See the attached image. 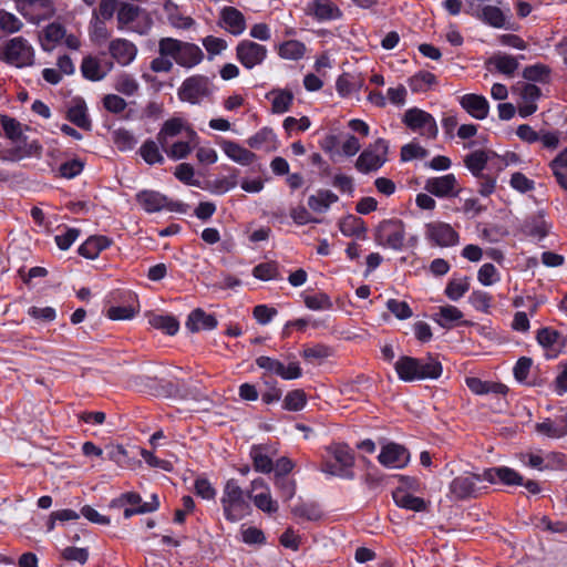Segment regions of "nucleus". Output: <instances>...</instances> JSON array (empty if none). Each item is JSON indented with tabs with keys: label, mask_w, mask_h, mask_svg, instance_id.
Returning a JSON list of instances; mask_svg holds the SVG:
<instances>
[{
	"label": "nucleus",
	"mask_w": 567,
	"mask_h": 567,
	"mask_svg": "<svg viewBox=\"0 0 567 567\" xmlns=\"http://www.w3.org/2000/svg\"><path fill=\"white\" fill-rule=\"evenodd\" d=\"M158 56L151 61L150 69L155 73H168L174 63L192 69L204 60L203 50L195 43L165 37L158 40Z\"/></svg>",
	"instance_id": "nucleus-1"
},
{
	"label": "nucleus",
	"mask_w": 567,
	"mask_h": 567,
	"mask_svg": "<svg viewBox=\"0 0 567 567\" xmlns=\"http://www.w3.org/2000/svg\"><path fill=\"white\" fill-rule=\"evenodd\" d=\"M398 378L404 382L425 379H439L442 374V364L435 358L400 357L394 363Z\"/></svg>",
	"instance_id": "nucleus-2"
},
{
	"label": "nucleus",
	"mask_w": 567,
	"mask_h": 567,
	"mask_svg": "<svg viewBox=\"0 0 567 567\" xmlns=\"http://www.w3.org/2000/svg\"><path fill=\"white\" fill-rule=\"evenodd\" d=\"M250 492H245L235 478H229L223 486L220 505L226 520L236 523L250 514Z\"/></svg>",
	"instance_id": "nucleus-3"
},
{
	"label": "nucleus",
	"mask_w": 567,
	"mask_h": 567,
	"mask_svg": "<svg viewBox=\"0 0 567 567\" xmlns=\"http://www.w3.org/2000/svg\"><path fill=\"white\" fill-rule=\"evenodd\" d=\"M327 451L333 457L334 462L324 460L321 465V472L341 478H353L354 474L352 467L354 456L350 447L346 444H332Z\"/></svg>",
	"instance_id": "nucleus-4"
},
{
	"label": "nucleus",
	"mask_w": 567,
	"mask_h": 567,
	"mask_svg": "<svg viewBox=\"0 0 567 567\" xmlns=\"http://www.w3.org/2000/svg\"><path fill=\"white\" fill-rule=\"evenodd\" d=\"M0 59L12 66L27 68L33 65L35 52L27 39L14 37L1 49Z\"/></svg>",
	"instance_id": "nucleus-5"
},
{
	"label": "nucleus",
	"mask_w": 567,
	"mask_h": 567,
	"mask_svg": "<svg viewBox=\"0 0 567 567\" xmlns=\"http://www.w3.org/2000/svg\"><path fill=\"white\" fill-rule=\"evenodd\" d=\"M40 44L43 51L51 52L60 44L68 49L78 51L81 48V40L74 33H68L64 25L59 22L49 23L40 35Z\"/></svg>",
	"instance_id": "nucleus-6"
},
{
	"label": "nucleus",
	"mask_w": 567,
	"mask_h": 567,
	"mask_svg": "<svg viewBox=\"0 0 567 567\" xmlns=\"http://www.w3.org/2000/svg\"><path fill=\"white\" fill-rule=\"evenodd\" d=\"M135 198L137 204L148 214L158 213L162 210L181 214L187 212L186 204L182 202L172 200L167 196L157 190H141L136 194Z\"/></svg>",
	"instance_id": "nucleus-7"
},
{
	"label": "nucleus",
	"mask_w": 567,
	"mask_h": 567,
	"mask_svg": "<svg viewBox=\"0 0 567 567\" xmlns=\"http://www.w3.org/2000/svg\"><path fill=\"white\" fill-rule=\"evenodd\" d=\"M389 143L378 138L370 144L357 158L355 168L363 174L380 169L388 161Z\"/></svg>",
	"instance_id": "nucleus-8"
},
{
	"label": "nucleus",
	"mask_w": 567,
	"mask_h": 567,
	"mask_svg": "<svg viewBox=\"0 0 567 567\" xmlns=\"http://www.w3.org/2000/svg\"><path fill=\"white\" fill-rule=\"evenodd\" d=\"M375 240L383 247L400 251L404 247L405 227L402 220L393 218L380 223L375 231Z\"/></svg>",
	"instance_id": "nucleus-9"
},
{
	"label": "nucleus",
	"mask_w": 567,
	"mask_h": 567,
	"mask_svg": "<svg viewBox=\"0 0 567 567\" xmlns=\"http://www.w3.org/2000/svg\"><path fill=\"white\" fill-rule=\"evenodd\" d=\"M402 122L408 128L425 138H435L439 133L435 118L417 107L405 111Z\"/></svg>",
	"instance_id": "nucleus-10"
},
{
	"label": "nucleus",
	"mask_w": 567,
	"mask_h": 567,
	"mask_svg": "<svg viewBox=\"0 0 567 567\" xmlns=\"http://www.w3.org/2000/svg\"><path fill=\"white\" fill-rule=\"evenodd\" d=\"M213 91L214 86L209 78L197 74L184 80L178 90V96L182 101L197 104L208 97Z\"/></svg>",
	"instance_id": "nucleus-11"
},
{
	"label": "nucleus",
	"mask_w": 567,
	"mask_h": 567,
	"mask_svg": "<svg viewBox=\"0 0 567 567\" xmlns=\"http://www.w3.org/2000/svg\"><path fill=\"white\" fill-rule=\"evenodd\" d=\"M255 363L265 373L279 377L282 380H297L302 375L300 363L296 360L289 361L286 364L276 358L260 355L256 358Z\"/></svg>",
	"instance_id": "nucleus-12"
},
{
	"label": "nucleus",
	"mask_w": 567,
	"mask_h": 567,
	"mask_svg": "<svg viewBox=\"0 0 567 567\" xmlns=\"http://www.w3.org/2000/svg\"><path fill=\"white\" fill-rule=\"evenodd\" d=\"M235 56L246 70H252L266 61L268 50L265 45L255 41L241 40L235 48Z\"/></svg>",
	"instance_id": "nucleus-13"
},
{
	"label": "nucleus",
	"mask_w": 567,
	"mask_h": 567,
	"mask_svg": "<svg viewBox=\"0 0 567 567\" xmlns=\"http://www.w3.org/2000/svg\"><path fill=\"white\" fill-rule=\"evenodd\" d=\"M483 481L482 474L464 473L456 476L449 485L451 498L463 501L476 497L480 493L477 484Z\"/></svg>",
	"instance_id": "nucleus-14"
},
{
	"label": "nucleus",
	"mask_w": 567,
	"mask_h": 567,
	"mask_svg": "<svg viewBox=\"0 0 567 567\" xmlns=\"http://www.w3.org/2000/svg\"><path fill=\"white\" fill-rule=\"evenodd\" d=\"M7 143L9 163H17L25 158L40 157L42 146L38 140H29L25 135Z\"/></svg>",
	"instance_id": "nucleus-15"
},
{
	"label": "nucleus",
	"mask_w": 567,
	"mask_h": 567,
	"mask_svg": "<svg viewBox=\"0 0 567 567\" xmlns=\"http://www.w3.org/2000/svg\"><path fill=\"white\" fill-rule=\"evenodd\" d=\"M425 237L434 246L453 247L458 244V233L447 223L432 221L425 225Z\"/></svg>",
	"instance_id": "nucleus-16"
},
{
	"label": "nucleus",
	"mask_w": 567,
	"mask_h": 567,
	"mask_svg": "<svg viewBox=\"0 0 567 567\" xmlns=\"http://www.w3.org/2000/svg\"><path fill=\"white\" fill-rule=\"evenodd\" d=\"M17 8L32 23H40L54 13V6L51 0H17Z\"/></svg>",
	"instance_id": "nucleus-17"
},
{
	"label": "nucleus",
	"mask_w": 567,
	"mask_h": 567,
	"mask_svg": "<svg viewBox=\"0 0 567 567\" xmlns=\"http://www.w3.org/2000/svg\"><path fill=\"white\" fill-rule=\"evenodd\" d=\"M378 461L388 468L400 470L409 464L410 453L403 445L389 442L381 447Z\"/></svg>",
	"instance_id": "nucleus-18"
},
{
	"label": "nucleus",
	"mask_w": 567,
	"mask_h": 567,
	"mask_svg": "<svg viewBox=\"0 0 567 567\" xmlns=\"http://www.w3.org/2000/svg\"><path fill=\"white\" fill-rule=\"evenodd\" d=\"M424 189L439 198L456 197L460 194L458 183L454 174L427 178Z\"/></svg>",
	"instance_id": "nucleus-19"
},
{
	"label": "nucleus",
	"mask_w": 567,
	"mask_h": 567,
	"mask_svg": "<svg viewBox=\"0 0 567 567\" xmlns=\"http://www.w3.org/2000/svg\"><path fill=\"white\" fill-rule=\"evenodd\" d=\"M535 433L539 436L559 440L567 435V412L556 417H545L534 426Z\"/></svg>",
	"instance_id": "nucleus-20"
},
{
	"label": "nucleus",
	"mask_w": 567,
	"mask_h": 567,
	"mask_svg": "<svg viewBox=\"0 0 567 567\" xmlns=\"http://www.w3.org/2000/svg\"><path fill=\"white\" fill-rule=\"evenodd\" d=\"M306 12L318 22L339 20L343 14L332 0H312L308 3Z\"/></svg>",
	"instance_id": "nucleus-21"
},
{
	"label": "nucleus",
	"mask_w": 567,
	"mask_h": 567,
	"mask_svg": "<svg viewBox=\"0 0 567 567\" xmlns=\"http://www.w3.org/2000/svg\"><path fill=\"white\" fill-rule=\"evenodd\" d=\"M110 55L122 66L130 65L137 55V47L130 40L116 38L109 43Z\"/></svg>",
	"instance_id": "nucleus-22"
},
{
	"label": "nucleus",
	"mask_w": 567,
	"mask_h": 567,
	"mask_svg": "<svg viewBox=\"0 0 567 567\" xmlns=\"http://www.w3.org/2000/svg\"><path fill=\"white\" fill-rule=\"evenodd\" d=\"M484 481L489 484L502 483L507 486L523 485V476L507 466L489 467L482 473Z\"/></svg>",
	"instance_id": "nucleus-23"
},
{
	"label": "nucleus",
	"mask_w": 567,
	"mask_h": 567,
	"mask_svg": "<svg viewBox=\"0 0 567 567\" xmlns=\"http://www.w3.org/2000/svg\"><path fill=\"white\" fill-rule=\"evenodd\" d=\"M184 131L188 136H196V133L188 127L187 123L183 118L172 117L163 123L156 135V140L162 147H166L171 140L177 137Z\"/></svg>",
	"instance_id": "nucleus-24"
},
{
	"label": "nucleus",
	"mask_w": 567,
	"mask_h": 567,
	"mask_svg": "<svg viewBox=\"0 0 567 567\" xmlns=\"http://www.w3.org/2000/svg\"><path fill=\"white\" fill-rule=\"evenodd\" d=\"M219 25L235 37L241 35L247 27L245 16L235 7L221 9Z\"/></svg>",
	"instance_id": "nucleus-25"
},
{
	"label": "nucleus",
	"mask_w": 567,
	"mask_h": 567,
	"mask_svg": "<svg viewBox=\"0 0 567 567\" xmlns=\"http://www.w3.org/2000/svg\"><path fill=\"white\" fill-rule=\"evenodd\" d=\"M550 227L551 226L547 223L543 212H538L523 220L520 231L525 236L542 240L548 235Z\"/></svg>",
	"instance_id": "nucleus-26"
},
{
	"label": "nucleus",
	"mask_w": 567,
	"mask_h": 567,
	"mask_svg": "<svg viewBox=\"0 0 567 567\" xmlns=\"http://www.w3.org/2000/svg\"><path fill=\"white\" fill-rule=\"evenodd\" d=\"M113 63L101 61L96 56H85L81 63L82 75L90 81H101L112 70Z\"/></svg>",
	"instance_id": "nucleus-27"
},
{
	"label": "nucleus",
	"mask_w": 567,
	"mask_h": 567,
	"mask_svg": "<svg viewBox=\"0 0 567 567\" xmlns=\"http://www.w3.org/2000/svg\"><path fill=\"white\" fill-rule=\"evenodd\" d=\"M461 106L474 118L484 120L488 116L489 104L485 96L470 93L460 99Z\"/></svg>",
	"instance_id": "nucleus-28"
},
{
	"label": "nucleus",
	"mask_w": 567,
	"mask_h": 567,
	"mask_svg": "<svg viewBox=\"0 0 567 567\" xmlns=\"http://www.w3.org/2000/svg\"><path fill=\"white\" fill-rule=\"evenodd\" d=\"M185 326L190 332L210 331L218 326V320L214 315L196 308L188 315Z\"/></svg>",
	"instance_id": "nucleus-29"
},
{
	"label": "nucleus",
	"mask_w": 567,
	"mask_h": 567,
	"mask_svg": "<svg viewBox=\"0 0 567 567\" xmlns=\"http://www.w3.org/2000/svg\"><path fill=\"white\" fill-rule=\"evenodd\" d=\"M542 95L540 89L532 83H526L520 90V102L518 103V114L520 117H527L537 111V101Z\"/></svg>",
	"instance_id": "nucleus-30"
},
{
	"label": "nucleus",
	"mask_w": 567,
	"mask_h": 567,
	"mask_svg": "<svg viewBox=\"0 0 567 567\" xmlns=\"http://www.w3.org/2000/svg\"><path fill=\"white\" fill-rule=\"evenodd\" d=\"M493 156H496L493 151L477 150L465 156L464 165L474 177H481L488 163H493Z\"/></svg>",
	"instance_id": "nucleus-31"
},
{
	"label": "nucleus",
	"mask_w": 567,
	"mask_h": 567,
	"mask_svg": "<svg viewBox=\"0 0 567 567\" xmlns=\"http://www.w3.org/2000/svg\"><path fill=\"white\" fill-rule=\"evenodd\" d=\"M220 147L229 159L243 166L250 165L256 158L251 151L233 141H223Z\"/></svg>",
	"instance_id": "nucleus-32"
},
{
	"label": "nucleus",
	"mask_w": 567,
	"mask_h": 567,
	"mask_svg": "<svg viewBox=\"0 0 567 567\" xmlns=\"http://www.w3.org/2000/svg\"><path fill=\"white\" fill-rule=\"evenodd\" d=\"M111 244L112 240L106 236H91L79 247L78 251L84 258L95 259Z\"/></svg>",
	"instance_id": "nucleus-33"
},
{
	"label": "nucleus",
	"mask_w": 567,
	"mask_h": 567,
	"mask_svg": "<svg viewBox=\"0 0 567 567\" xmlns=\"http://www.w3.org/2000/svg\"><path fill=\"white\" fill-rule=\"evenodd\" d=\"M394 503L401 507L413 512H423L426 509V502L403 488H398L393 492Z\"/></svg>",
	"instance_id": "nucleus-34"
},
{
	"label": "nucleus",
	"mask_w": 567,
	"mask_h": 567,
	"mask_svg": "<svg viewBox=\"0 0 567 567\" xmlns=\"http://www.w3.org/2000/svg\"><path fill=\"white\" fill-rule=\"evenodd\" d=\"M249 456L256 472L268 474L274 471V462L265 446L252 445L249 451Z\"/></svg>",
	"instance_id": "nucleus-35"
},
{
	"label": "nucleus",
	"mask_w": 567,
	"mask_h": 567,
	"mask_svg": "<svg viewBox=\"0 0 567 567\" xmlns=\"http://www.w3.org/2000/svg\"><path fill=\"white\" fill-rule=\"evenodd\" d=\"M164 10L169 24L175 29L186 30L194 25L195 21L188 16H184L178 7L171 0L164 3Z\"/></svg>",
	"instance_id": "nucleus-36"
},
{
	"label": "nucleus",
	"mask_w": 567,
	"mask_h": 567,
	"mask_svg": "<svg viewBox=\"0 0 567 567\" xmlns=\"http://www.w3.org/2000/svg\"><path fill=\"white\" fill-rule=\"evenodd\" d=\"M162 146L158 141H154L152 138H147L143 142L138 150V154L144 159V162L148 165L163 164L165 158L162 154Z\"/></svg>",
	"instance_id": "nucleus-37"
},
{
	"label": "nucleus",
	"mask_w": 567,
	"mask_h": 567,
	"mask_svg": "<svg viewBox=\"0 0 567 567\" xmlns=\"http://www.w3.org/2000/svg\"><path fill=\"white\" fill-rule=\"evenodd\" d=\"M463 318V312L455 306H442L433 315V320L444 329H451L455 322Z\"/></svg>",
	"instance_id": "nucleus-38"
},
{
	"label": "nucleus",
	"mask_w": 567,
	"mask_h": 567,
	"mask_svg": "<svg viewBox=\"0 0 567 567\" xmlns=\"http://www.w3.org/2000/svg\"><path fill=\"white\" fill-rule=\"evenodd\" d=\"M338 202V196L328 189H320L317 194L309 196L308 206L316 213H324L330 206Z\"/></svg>",
	"instance_id": "nucleus-39"
},
{
	"label": "nucleus",
	"mask_w": 567,
	"mask_h": 567,
	"mask_svg": "<svg viewBox=\"0 0 567 567\" xmlns=\"http://www.w3.org/2000/svg\"><path fill=\"white\" fill-rule=\"evenodd\" d=\"M267 99L271 101V112L282 114L289 111L293 94L287 90H274L267 94Z\"/></svg>",
	"instance_id": "nucleus-40"
},
{
	"label": "nucleus",
	"mask_w": 567,
	"mask_h": 567,
	"mask_svg": "<svg viewBox=\"0 0 567 567\" xmlns=\"http://www.w3.org/2000/svg\"><path fill=\"white\" fill-rule=\"evenodd\" d=\"M306 44L298 40H288L278 45V55L284 60L298 61L306 54Z\"/></svg>",
	"instance_id": "nucleus-41"
},
{
	"label": "nucleus",
	"mask_w": 567,
	"mask_h": 567,
	"mask_svg": "<svg viewBox=\"0 0 567 567\" xmlns=\"http://www.w3.org/2000/svg\"><path fill=\"white\" fill-rule=\"evenodd\" d=\"M536 340L546 350H556L564 344V338L557 330L545 327L537 331Z\"/></svg>",
	"instance_id": "nucleus-42"
},
{
	"label": "nucleus",
	"mask_w": 567,
	"mask_h": 567,
	"mask_svg": "<svg viewBox=\"0 0 567 567\" xmlns=\"http://www.w3.org/2000/svg\"><path fill=\"white\" fill-rule=\"evenodd\" d=\"M148 323L152 328L161 330L168 336L176 334L179 329V322L171 315H151Z\"/></svg>",
	"instance_id": "nucleus-43"
},
{
	"label": "nucleus",
	"mask_w": 567,
	"mask_h": 567,
	"mask_svg": "<svg viewBox=\"0 0 567 567\" xmlns=\"http://www.w3.org/2000/svg\"><path fill=\"white\" fill-rule=\"evenodd\" d=\"M470 290V278L467 276L456 277L453 276L446 287H445V296L452 300H460L467 291Z\"/></svg>",
	"instance_id": "nucleus-44"
},
{
	"label": "nucleus",
	"mask_w": 567,
	"mask_h": 567,
	"mask_svg": "<svg viewBox=\"0 0 567 567\" xmlns=\"http://www.w3.org/2000/svg\"><path fill=\"white\" fill-rule=\"evenodd\" d=\"M276 142V134L269 127H262L247 140L249 147L255 150H269Z\"/></svg>",
	"instance_id": "nucleus-45"
},
{
	"label": "nucleus",
	"mask_w": 567,
	"mask_h": 567,
	"mask_svg": "<svg viewBox=\"0 0 567 567\" xmlns=\"http://www.w3.org/2000/svg\"><path fill=\"white\" fill-rule=\"evenodd\" d=\"M478 20L484 22L485 24L502 29L505 28L506 17L501 10V8L495 6H484L482 12L478 17Z\"/></svg>",
	"instance_id": "nucleus-46"
},
{
	"label": "nucleus",
	"mask_w": 567,
	"mask_h": 567,
	"mask_svg": "<svg viewBox=\"0 0 567 567\" xmlns=\"http://www.w3.org/2000/svg\"><path fill=\"white\" fill-rule=\"evenodd\" d=\"M143 10L144 9H141L137 6L123 3L117 11V22L120 24V29L127 28L128 30H132V24Z\"/></svg>",
	"instance_id": "nucleus-47"
},
{
	"label": "nucleus",
	"mask_w": 567,
	"mask_h": 567,
	"mask_svg": "<svg viewBox=\"0 0 567 567\" xmlns=\"http://www.w3.org/2000/svg\"><path fill=\"white\" fill-rule=\"evenodd\" d=\"M436 82V76L429 71H420L408 81L413 92H425Z\"/></svg>",
	"instance_id": "nucleus-48"
},
{
	"label": "nucleus",
	"mask_w": 567,
	"mask_h": 567,
	"mask_svg": "<svg viewBox=\"0 0 567 567\" xmlns=\"http://www.w3.org/2000/svg\"><path fill=\"white\" fill-rule=\"evenodd\" d=\"M107 460L114 462L116 465L123 468L131 467L133 465L132 458L128 456L127 451L123 445L111 444L106 446Z\"/></svg>",
	"instance_id": "nucleus-49"
},
{
	"label": "nucleus",
	"mask_w": 567,
	"mask_h": 567,
	"mask_svg": "<svg viewBox=\"0 0 567 567\" xmlns=\"http://www.w3.org/2000/svg\"><path fill=\"white\" fill-rule=\"evenodd\" d=\"M113 143L120 152H127L135 147L137 140L131 131L117 128L113 132Z\"/></svg>",
	"instance_id": "nucleus-50"
},
{
	"label": "nucleus",
	"mask_w": 567,
	"mask_h": 567,
	"mask_svg": "<svg viewBox=\"0 0 567 567\" xmlns=\"http://www.w3.org/2000/svg\"><path fill=\"white\" fill-rule=\"evenodd\" d=\"M307 404V395L303 390L297 389L289 391L282 402V408L287 411H301Z\"/></svg>",
	"instance_id": "nucleus-51"
},
{
	"label": "nucleus",
	"mask_w": 567,
	"mask_h": 567,
	"mask_svg": "<svg viewBox=\"0 0 567 567\" xmlns=\"http://www.w3.org/2000/svg\"><path fill=\"white\" fill-rule=\"evenodd\" d=\"M250 499L258 509L269 515L277 513L279 508L278 503L272 498L270 491L251 495Z\"/></svg>",
	"instance_id": "nucleus-52"
},
{
	"label": "nucleus",
	"mask_w": 567,
	"mask_h": 567,
	"mask_svg": "<svg viewBox=\"0 0 567 567\" xmlns=\"http://www.w3.org/2000/svg\"><path fill=\"white\" fill-rule=\"evenodd\" d=\"M492 61L498 72L508 76H512L519 65L517 59L508 54H497Z\"/></svg>",
	"instance_id": "nucleus-53"
},
{
	"label": "nucleus",
	"mask_w": 567,
	"mask_h": 567,
	"mask_svg": "<svg viewBox=\"0 0 567 567\" xmlns=\"http://www.w3.org/2000/svg\"><path fill=\"white\" fill-rule=\"evenodd\" d=\"M114 87L126 96H133L140 90V84L133 75L123 73L116 79Z\"/></svg>",
	"instance_id": "nucleus-54"
},
{
	"label": "nucleus",
	"mask_w": 567,
	"mask_h": 567,
	"mask_svg": "<svg viewBox=\"0 0 567 567\" xmlns=\"http://www.w3.org/2000/svg\"><path fill=\"white\" fill-rule=\"evenodd\" d=\"M68 118L74 125L83 130L91 128V121L89 118L86 107L83 104H76L69 109Z\"/></svg>",
	"instance_id": "nucleus-55"
},
{
	"label": "nucleus",
	"mask_w": 567,
	"mask_h": 567,
	"mask_svg": "<svg viewBox=\"0 0 567 567\" xmlns=\"http://www.w3.org/2000/svg\"><path fill=\"white\" fill-rule=\"evenodd\" d=\"M22 27L23 23L17 16L0 9V32L11 34L20 31Z\"/></svg>",
	"instance_id": "nucleus-56"
},
{
	"label": "nucleus",
	"mask_w": 567,
	"mask_h": 567,
	"mask_svg": "<svg viewBox=\"0 0 567 567\" xmlns=\"http://www.w3.org/2000/svg\"><path fill=\"white\" fill-rule=\"evenodd\" d=\"M303 301L308 309L315 311L329 310L332 308V301L324 292L305 296Z\"/></svg>",
	"instance_id": "nucleus-57"
},
{
	"label": "nucleus",
	"mask_w": 567,
	"mask_h": 567,
	"mask_svg": "<svg viewBox=\"0 0 567 567\" xmlns=\"http://www.w3.org/2000/svg\"><path fill=\"white\" fill-rule=\"evenodd\" d=\"M162 148L166 153L167 157L173 161L186 158L192 152V146L187 141H177L172 145L168 144L166 147Z\"/></svg>",
	"instance_id": "nucleus-58"
},
{
	"label": "nucleus",
	"mask_w": 567,
	"mask_h": 567,
	"mask_svg": "<svg viewBox=\"0 0 567 567\" xmlns=\"http://www.w3.org/2000/svg\"><path fill=\"white\" fill-rule=\"evenodd\" d=\"M550 70L544 64H534L526 66L523 71L524 79L534 82H546L549 78Z\"/></svg>",
	"instance_id": "nucleus-59"
},
{
	"label": "nucleus",
	"mask_w": 567,
	"mask_h": 567,
	"mask_svg": "<svg viewBox=\"0 0 567 567\" xmlns=\"http://www.w3.org/2000/svg\"><path fill=\"white\" fill-rule=\"evenodd\" d=\"M468 301L475 310L484 313H487L492 306L491 295L482 290H474L470 295Z\"/></svg>",
	"instance_id": "nucleus-60"
},
{
	"label": "nucleus",
	"mask_w": 567,
	"mask_h": 567,
	"mask_svg": "<svg viewBox=\"0 0 567 567\" xmlns=\"http://www.w3.org/2000/svg\"><path fill=\"white\" fill-rule=\"evenodd\" d=\"M252 276L256 279L268 281L278 277V266L276 262H261L254 267Z\"/></svg>",
	"instance_id": "nucleus-61"
},
{
	"label": "nucleus",
	"mask_w": 567,
	"mask_h": 567,
	"mask_svg": "<svg viewBox=\"0 0 567 567\" xmlns=\"http://www.w3.org/2000/svg\"><path fill=\"white\" fill-rule=\"evenodd\" d=\"M174 175L179 182L186 185L199 186V181L195 178V171L190 164L182 163L177 165Z\"/></svg>",
	"instance_id": "nucleus-62"
},
{
	"label": "nucleus",
	"mask_w": 567,
	"mask_h": 567,
	"mask_svg": "<svg viewBox=\"0 0 567 567\" xmlns=\"http://www.w3.org/2000/svg\"><path fill=\"white\" fill-rule=\"evenodd\" d=\"M477 280L483 286H492L499 280V274L493 264H484L477 272Z\"/></svg>",
	"instance_id": "nucleus-63"
},
{
	"label": "nucleus",
	"mask_w": 567,
	"mask_h": 567,
	"mask_svg": "<svg viewBox=\"0 0 567 567\" xmlns=\"http://www.w3.org/2000/svg\"><path fill=\"white\" fill-rule=\"evenodd\" d=\"M509 185L513 189L520 194L528 193L535 188V182L526 177L523 173H513L509 179Z\"/></svg>",
	"instance_id": "nucleus-64"
}]
</instances>
